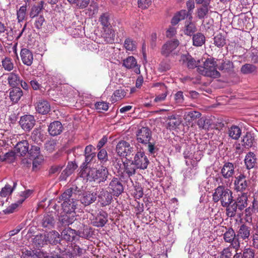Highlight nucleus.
<instances>
[{"label": "nucleus", "mask_w": 258, "mask_h": 258, "mask_svg": "<svg viewBox=\"0 0 258 258\" xmlns=\"http://www.w3.org/2000/svg\"><path fill=\"white\" fill-rule=\"evenodd\" d=\"M137 141L140 144L145 145L149 154L153 156L157 154L158 148L156 142L152 138L151 131L148 127H142L136 133Z\"/></svg>", "instance_id": "1"}, {"label": "nucleus", "mask_w": 258, "mask_h": 258, "mask_svg": "<svg viewBox=\"0 0 258 258\" xmlns=\"http://www.w3.org/2000/svg\"><path fill=\"white\" fill-rule=\"evenodd\" d=\"M82 175L86 176L87 180L89 181H94L97 183H100L104 182L109 176H111L109 174L107 168L104 166H101L99 169L94 168H89V169H84L82 171Z\"/></svg>", "instance_id": "2"}, {"label": "nucleus", "mask_w": 258, "mask_h": 258, "mask_svg": "<svg viewBox=\"0 0 258 258\" xmlns=\"http://www.w3.org/2000/svg\"><path fill=\"white\" fill-rule=\"evenodd\" d=\"M232 191L224 185H219L213 194L214 203L220 202L222 207H226L230 202H234Z\"/></svg>", "instance_id": "3"}, {"label": "nucleus", "mask_w": 258, "mask_h": 258, "mask_svg": "<svg viewBox=\"0 0 258 258\" xmlns=\"http://www.w3.org/2000/svg\"><path fill=\"white\" fill-rule=\"evenodd\" d=\"M216 66L214 58H209L204 61V66H200L198 68L197 71L202 75L217 78L220 76V74L217 71Z\"/></svg>", "instance_id": "4"}, {"label": "nucleus", "mask_w": 258, "mask_h": 258, "mask_svg": "<svg viewBox=\"0 0 258 258\" xmlns=\"http://www.w3.org/2000/svg\"><path fill=\"white\" fill-rule=\"evenodd\" d=\"M115 151L120 157H127L133 155L135 150L133 146L125 141H120L116 146Z\"/></svg>", "instance_id": "5"}, {"label": "nucleus", "mask_w": 258, "mask_h": 258, "mask_svg": "<svg viewBox=\"0 0 258 258\" xmlns=\"http://www.w3.org/2000/svg\"><path fill=\"white\" fill-rule=\"evenodd\" d=\"M226 231L223 234L225 242L230 243V246L236 250H238L240 247V243L237 238L236 234L231 227L225 228Z\"/></svg>", "instance_id": "6"}, {"label": "nucleus", "mask_w": 258, "mask_h": 258, "mask_svg": "<svg viewBox=\"0 0 258 258\" xmlns=\"http://www.w3.org/2000/svg\"><path fill=\"white\" fill-rule=\"evenodd\" d=\"M236 167V165L235 163L224 162L223 166L220 167V173L224 179L229 181L234 176Z\"/></svg>", "instance_id": "7"}, {"label": "nucleus", "mask_w": 258, "mask_h": 258, "mask_svg": "<svg viewBox=\"0 0 258 258\" xmlns=\"http://www.w3.org/2000/svg\"><path fill=\"white\" fill-rule=\"evenodd\" d=\"M250 183L248 178L244 172L240 173L238 176L235 177L234 180V188L237 191H245Z\"/></svg>", "instance_id": "8"}, {"label": "nucleus", "mask_w": 258, "mask_h": 258, "mask_svg": "<svg viewBox=\"0 0 258 258\" xmlns=\"http://www.w3.org/2000/svg\"><path fill=\"white\" fill-rule=\"evenodd\" d=\"M108 189L115 197H119L123 191L124 188L120 179L113 177L110 181Z\"/></svg>", "instance_id": "9"}, {"label": "nucleus", "mask_w": 258, "mask_h": 258, "mask_svg": "<svg viewBox=\"0 0 258 258\" xmlns=\"http://www.w3.org/2000/svg\"><path fill=\"white\" fill-rule=\"evenodd\" d=\"M132 161L136 165L137 168L140 169H146L149 163L147 157L143 151H138Z\"/></svg>", "instance_id": "10"}, {"label": "nucleus", "mask_w": 258, "mask_h": 258, "mask_svg": "<svg viewBox=\"0 0 258 258\" xmlns=\"http://www.w3.org/2000/svg\"><path fill=\"white\" fill-rule=\"evenodd\" d=\"M179 61L188 69H194L196 68L198 69L199 67H200L199 65L200 61L196 60L188 53L181 55Z\"/></svg>", "instance_id": "11"}, {"label": "nucleus", "mask_w": 258, "mask_h": 258, "mask_svg": "<svg viewBox=\"0 0 258 258\" xmlns=\"http://www.w3.org/2000/svg\"><path fill=\"white\" fill-rule=\"evenodd\" d=\"M59 249L62 255L66 256L65 258H75L76 256H81L86 251L85 249L81 248L77 245H75L72 247V251L62 246V247H59Z\"/></svg>", "instance_id": "12"}, {"label": "nucleus", "mask_w": 258, "mask_h": 258, "mask_svg": "<svg viewBox=\"0 0 258 258\" xmlns=\"http://www.w3.org/2000/svg\"><path fill=\"white\" fill-rule=\"evenodd\" d=\"M179 42L177 39H174L167 41L162 46L161 49V54L168 57L177 47Z\"/></svg>", "instance_id": "13"}, {"label": "nucleus", "mask_w": 258, "mask_h": 258, "mask_svg": "<svg viewBox=\"0 0 258 258\" xmlns=\"http://www.w3.org/2000/svg\"><path fill=\"white\" fill-rule=\"evenodd\" d=\"M35 119L32 115H25L21 117L19 124L25 131H30L35 124Z\"/></svg>", "instance_id": "14"}, {"label": "nucleus", "mask_w": 258, "mask_h": 258, "mask_svg": "<svg viewBox=\"0 0 258 258\" xmlns=\"http://www.w3.org/2000/svg\"><path fill=\"white\" fill-rule=\"evenodd\" d=\"M112 193L104 189L101 188L98 195V202L102 207H105L110 205L112 201Z\"/></svg>", "instance_id": "15"}, {"label": "nucleus", "mask_w": 258, "mask_h": 258, "mask_svg": "<svg viewBox=\"0 0 258 258\" xmlns=\"http://www.w3.org/2000/svg\"><path fill=\"white\" fill-rule=\"evenodd\" d=\"M111 14L108 12L102 13L99 17V21L103 26L104 31H106V29L110 32L109 35L113 37L114 35V32L110 29L111 21Z\"/></svg>", "instance_id": "16"}, {"label": "nucleus", "mask_w": 258, "mask_h": 258, "mask_svg": "<svg viewBox=\"0 0 258 258\" xmlns=\"http://www.w3.org/2000/svg\"><path fill=\"white\" fill-rule=\"evenodd\" d=\"M29 144L26 140H22L17 143L14 147V151L18 155L25 156L29 152Z\"/></svg>", "instance_id": "17"}, {"label": "nucleus", "mask_w": 258, "mask_h": 258, "mask_svg": "<svg viewBox=\"0 0 258 258\" xmlns=\"http://www.w3.org/2000/svg\"><path fill=\"white\" fill-rule=\"evenodd\" d=\"M250 227L244 224H241L238 227V229L236 232V236L237 238H238V240L240 242V239L243 240L248 239L250 235Z\"/></svg>", "instance_id": "18"}, {"label": "nucleus", "mask_w": 258, "mask_h": 258, "mask_svg": "<svg viewBox=\"0 0 258 258\" xmlns=\"http://www.w3.org/2000/svg\"><path fill=\"white\" fill-rule=\"evenodd\" d=\"M63 129V126L60 121H54L49 125L48 132L50 136H56L62 132Z\"/></svg>", "instance_id": "19"}, {"label": "nucleus", "mask_w": 258, "mask_h": 258, "mask_svg": "<svg viewBox=\"0 0 258 258\" xmlns=\"http://www.w3.org/2000/svg\"><path fill=\"white\" fill-rule=\"evenodd\" d=\"M77 202L78 201L74 199L63 200V203L61 204L63 212L66 213H75Z\"/></svg>", "instance_id": "20"}, {"label": "nucleus", "mask_w": 258, "mask_h": 258, "mask_svg": "<svg viewBox=\"0 0 258 258\" xmlns=\"http://www.w3.org/2000/svg\"><path fill=\"white\" fill-rule=\"evenodd\" d=\"M20 56L23 63L30 66L33 60V55L31 51L27 48H22L20 52Z\"/></svg>", "instance_id": "21"}, {"label": "nucleus", "mask_w": 258, "mask_h": 258, "mask_svg": "<svg viewBox=\"0 0 258 258\" xmlns=\"http://www.w3.org/2000/svg\"><path fill=\"white\" fill-rule=\"evenodd\" d=\"M76 213H63L59 218V222L62 226L72 224L76 220Z\"/></svg>", "instance_id": "22"}, {"label": "nucleus", "mask_w": 258, "mask_h": 258, "mask_svg": "<svg viewBox=\"0 0 258 258\" xmlns=\"http://www.w3.org/2000/svg\"><path fill=\"white\" fill-rule=\"evenodd\" d=\"M36 109L39 113L46 114L50 110V106L47 100L40 99L37 102Z\"/></svg>", "instance_id": "23"}, {"label": "nucleus", "mask_w": 258, "mask_h": 258, "mask_svg": "<svg viewBox=\"0 0 258 258\" xmlns=\"http://www.w3.org/2000/svg\"><path fill=\"white\" fill-rule=\"evenodd\" d=\"M77 165L73 162H69L66 169L61 172L59 180L60 181L66 180L68 177L71 175L74 170L77 168Z\"/></svg>", "instance_id": "24"}, {"label": "nucleus", "mask_w": 258, "mask_h": 258, "mask_svg": "<svg viewBox=\"0 0 258 258\" xmlns=\"http://www.w3.org/2000/svg\"><path fill=\"white\" fill-rule=\"evenodd\" d=\"M123 66L126 69H131L135 68V72L137 74H140V71L137 64V61L135 58L133 56H130L124 59L123 61Z\"/></svg>", "instance_id": "25"}, {"label": "nucleus", "mask_w": 258, "mask_h": 258, "mask_svg": "<svg viewBox=\"0 0 258 258\" xmlns=\"http://www.w3.org/2000/svg\"><path fill=\"white\" fill-rule=\"evenodd\" d=\"M96 194L91 192H85L80 199V201L84 206H88L94 203L96 200Z\"/></svg>", "instance_id": "26"}, {"label": "nucleus", "mask_w": 258, "mask_h": 258, "mask_svg": "<svg viewBox=\"0 0 258 258\" xmlns=\"http://www.w3.org/2000/svg\"><path fill=\"white\" fill-rule=\"evenodd\" d=\"M61 235L66 241H73L77 236V231L70 227H67L62 231Z\"/></svg>", "instance_id": "27"}, {"label": "nucleus", "mask_w": 258, "mask_h": 258, "mask_svg": "<svg viewBox=\"0 0 258 258\" xmlns=\"http://www.w3.org/2000/svg\"><path fill=\"white\" fill-rule=\"evenodd\" d=\"M242 145L245 148H249L254 146L255 140L253 134L247 132L242 140Z\"/></svg>", "instance_id": "28"}, {"label": "nucleus", "mask_w": 258, "mask_h": 258, "mask_svg": "<svg viewBox=\"0 0 258 258\" xmlns=\"http://www.w3.org/2000/svg\"><path fill=\"white\" fill-rule=\"evenodd\" d=\"M107 214L104 211L100 212L96 217L93 224L97 227H103L107 222Z\"/></svg>", "instance_id": "29"}, {"label": "nucleus", "mask_w": 258, "mask_h": 258, "mask_svg": "<svg viewBox=\"0 0 258 258\" xmlns=\"http://www.w3.org/2000/svg\"><path fill=\"white\" fill-rule=\"evenodd\" d=\"M123 166L124 172L128 177L134 175L136 173V169H138L136 165L130 160L126 162H123Z\"/></svg>", "instance_id": "30"}, {"label": "nucleus", "mask_w": 258, "mask_h": 258, "mask_svg": "<svg viewBox=\"0 0 258 258\" xmlns=\"http://www.w3.org/2000/svg\"><path fill=\"white\" fill-rule=\"evenodd\" d=\"M244 162L247 169L253 168L256 164L255 155L252 152H248L245 156Z\"/></svg>", "instance_id": "31"}, {"label": "nucleus", "mask_w": 258, "mask_h": 258, "mask_svg": "<svg viewBox=\"0 0 258 258\" xmlns=\"http://www.w3.org/2000/svg\"><path fill=\"white\" fill-rule=\"evenodd\" d=\"M46 240L47 244L50 243L55 245L60 242V238L59 234L57 231H52L46 234Z\"/></svg>", "instance_id": "32"}, {"label": "nucleus", "mask_w": 258, "mask_h": 258, "mask_svg": "<svg viewBox=\"0 0 258 258\" xmlns=\"http://www.w3.org/2000/svg\"><path fill=\"white\" fill-rule=\"evenodd\" d=\"M227 134L231 139L237 140L241 135V129L237 125H232L228 128Z\"/></svg>", "instance_id": "33"}, {"label": "nucleus", "mask_w": 258, "mask_h": 258, "mask_svg": "<svg viewBox=\"0 0 258 258\" xmlns=\"http://www.w3.org/2000/svg\"><path fill=\"white\" fill-rule=\"evenodd\" d=\"M23 95V92L20 88L14 87L10 90V98L14 103H17Z\"/></svg>", "instance_id": "34"}, {"label": "nucleus", "mask_w": 258, "mask_h": 258, "mask_svg": "<svg viewBox=\"0 0 258 258\" xmlns=\"http://www.w3.org/2000/svg\"><path fill=\"white\" fill-rule=\"evenodd\" d=\"M92 235V229L87 225H83L78 231L77 235L85 239H89Z\"/></svg>", "instance_id": "35"}, {"label": "nucleus", "mask_w": 258, "mask_h": 258, "mask_svg": "<svg viewBox=\"0 0 258 258\" xmlns=\"http://www.w3.org/2000/svg\"><path fill=\"white\" fill-rule=\"evenodd\" d=\"M55 220L53 216L51 214L45 215L42 221V225L44 228L51 229L54 227Z\"/></svg>", "instance_id": "36"}, {"label": "nucleus", "mask_w": 258, "mask_h": 258, "mask_svg": "<svg viewBox=\"0 0 258 258\" xmlns=\"http://www.w3.org/2000/svg\"><path fill=\"white\" fill-rule=\"evenodd\" d=\"M13 189H11V186L9 184H6L5 187L2 189L0 191V205L1 206H3L4 204V199H6V201H7L8 198L6 197L11 195Z\"/></svg>", "instance_id": "37"}, {"label": "nucleus", "mask_w": 258, "mask_h": 258, "mask_svg": "<svg viewBox=\"0 0 258 258\" xmlns=\"http://www.w3.org/2000/svg\"><path fill=\"white\" fill-rule=\"evenodd\" d=\"M33 244L36 248H39L47 244L46 234H39L36 235L33 239Z\"/></svg>", "instance_id": "38"}, {"label": "nucleus", "mask_w": 258, "mask_h": 258, "mask_svg": "<svg viewBox=\"0 0 258 258\" xmlns=\"http://www.w3.org/2000/svg\"><path fill=\"white\" fill-rule=\"evenodd\" d=\"M44 2L42 1H40L37 5H34L30 12V17L34 18L38 17V14L40 13L42 9H44Z\"/></svg>", "instance_id": "39"}, {"label": "nucleus", "mask_w": 258, "mask_h": 258, "mask_svg": "<svg viewBox=\"0 0 258 258\" xmlns=\"http://www.w3.org/2000/svg\"><path fill=\"white\" fill-rule=\"evenodd\" d=\"M32 140L38 145L41 144L44 139V135L41 132L40 129H34L31 134Z\"/></svg>", "instance_id": "40"}, {"label": "nucleus", "mask_w": 258, "mask_h": 258, "mask_svg": "<svg viewBox=\"0 0 258 258\" xmlns=\"http://www.w3.org/2000/svg\"><path fill=\"white\" fill-rule=\"evenodd\" d=\"M2 34H5L6 35L4 34L3 36H5L8 40H12L13 38L12 29L9 30L5 24L0 21V35Z\"/></svg>", "instance_id": "41"}, {"label": "nucleus", "mask_w": 258, "mask_h": 258, "mask_svg": "<svg viewBox=\"0 0 258 258\" xmlns=\"http://www.w3.org/2000/svg\"><path fill=\"white\" fill-rule=\"evenodd\" d=\"M205 36L201 33H197L193 35L192 43L195 46H201L205 43Z\"/></svg>", "instance_id": "42"}, {"label": "nucleus", "mask_w": 258, "mask_h": 258, "mask_svg": "<svg viewBox=\"0 0 258 258\" xmlns=\"http://www.w3.org/2000/svg\"><path fill=\"white\" fill-rule=\"evenodd\" d=\"M247 196L245 194H243L241 196H238L236 201L234 203H235V205L238 206V209L240 211H242L247 206Z\"/></svg>", "instance_id": "43"}, {"label": "nucleus", "mask_w": 258, "mask_h": 258, "mask_svg": "<svg viewBox=\"0 0 258 258\" xmlns=\"http://www.w3.org/2000/svg\"><path fill=\"white\" fill-rule=\"evenodd\" d=\"M8 80L9 84L10 86L14 87H18L17 86L20 85V79L18 75L13 73H10L8 75Z\"/></svg>", "instance_id": "44"}, {"label": "nucleus", "mask_w": 258, "mask_h": 258, "mask_svg": "<svg viewBox=\"0 0 258 258\" xmlns=\"http://www.w3.org/2000/svg\"><path fill=\"white\" fill-rule=\"evenodd\" d=\"M226 207V215L229 217H234L238 209V206L235 205V203L233 202H230Z\"/></svg>", "instance_id": "45"}, {"label": "nucleus", "mask_w": 258, "mask_h": 258, "mask_svg": "<svg viewBox=\"0 0 258 258\" xmlns=\"http://www.w3.org/2000/svg\"><path fill=\"white\" fill-rule=\"evenodd\" d=\"M198 125L200 128L208 130L211 126V121L208 118L202 117L198 120Z\"/></svg>", "instance_id": "46"}, {"label": "nucleus", "mask_w": 258, "mask_h": 258, "mask_svg": "<svg viewBox=\"0 0 258 258\" xmlns=\"http://www.w3.org/2000/svg\"><path fill=\"white\" fill-rule=\"evenodd\" d=\"M208 6H202L197 9V16L199 19H204L207 18L209 12Z\"/></svg>", "instance_id": "47"}, {"label": "nucleus", "mask_w": 258, "mask_h": 258, "mask_svg": "<svg viewBox=\"0 0 258 258\" xmlns=\"http://www.w3.org/2000/svg\"><path fill=\"white\" fill-rule=\"evenodd\" d=\"M97 158L101 164L103 165H105L108 161V156L106 150L105 149L100 150L97 154Z\"/></svg>", "instance_id": "48"}, {"label": "nucleus", "mask_w": 258, "mask_h": 258, "mask_svg": "<svg viewBox=\"0 0 258 258\" xmlns=\"http://www.w3.org/2000/svg\"><path fill=\"white\" fill-rule=\"evenodd\" d=\"M214 44L219 48L223 47L226 44L225 37L221 34H218L214 38Z\"/></svg>", "instance_id": "49"}, {"label": "nucleus", "mask_w": 258, "mask_h": 258, "mask_svg": "<svg viewBox=\"0 0 258 258\" xmlns=\"http://www.w3.org/2000/svg\"><path fill=\"white\" fill-rule=\"evenodd\" d=\"M77 188V186L72 187L67 189L61 195V198L62 200H72L73 198H71L73 196V194H75V191Z\"/></svg>", "instance_id": "50"}, {"label": "nucleus", "mask_w": 258, "mask_h": 258, "mask_svg": "<svg viewBox=\"0 0 258 258\" xmlns=\"http://www.w3.org/2000/svg\"><path fill=\"white\" fill-rule=\"evenodd\" d=\"M68 2L72 4L75 5L80 9L86 8L89 4L90 0H67Z\"/></svg>", "instance_id": "51"}, {"label": "nucleus", "mask_w": 258, "mask_h": 258, "mask_svg": "<svg viewBox=\"0 0 258 258\" xmlns=\"http://www.w3.org/2000/svg\"><path fill=\"white\" fill-rule=\"evenodd\" d=\"M197 28L193 23H189L185 25L184 33L187 36H191L196 31Z\"/></svg>", "instance_id": "52"}, {"label": "nucleus", "mask_w": 258, "mask_h": 258, "mask_svg": "<svg viewBox=\"0 0 258 258\" xmlns=\"http://www.w3.org/2000/svg\"><path fill=\"white\" fill-rule=\"evenodd\" d=\"M124 46L126 50L134 51L136 48L137 43L132 39L128 38H126L124 41Z\"/></svg>", "instance_id": "53"}, {"label": "nucleus", "mask_w": 258, "mask_h": 258, "mask_svg": "<svg viewBox=\"0 0 258 258\" xmlns=\"http://www.w3.org/2000/svg\"><path fill=\"white\" fill-rule=\"evenodd\" d=\"M256 67L252 64L246 63L242 66L241 72L244 74L252 73L256 70Z\"/></svg>", "instance_id": "54"}, {"label": "nucleus", "mask_w": 258, "mask_h": 258, "mask_svg": "<svg viewBox=\"0 0 258 258\" xmlns=\"http://www.w3.org/2000/svg\"><path fill=\"white\" fill-rule=\"evenodd\" d=\"M242 252L241 255L242 258H254V250L250 247H244Z\"/></svg>", "instance_id": "55"}, {"label": "nucleus", "mask_w": 258, "mask_h": 258, "mask_svg": "<svg viewBox=\"0 0 258 258\" xmlns=\"http://www.w3.org/2000/svg\"><path fill=\"white\" fill-rule=\"evenodd\" d=\"M40 148L39 145H32L31 148H29V152L28 154L31 157H36L40 156Z\"/></svg>", "instance_id": "56"}, {"label": "nucleus", "mask_w": 258, "mask_h": 258, "mask_svg": "<svg viewBox=\"0 0 258 258\" xmlns=\"http://www.w3.org/2000/svg\"><path fill=\"white\" fill-rule=\"evenodd\" d=\"M16 152L11 151L4 153L3 155V161H7L8 163L13 162L15 159Z\"/></svg>", "instance_id": "57"}, {"label": "nucleus", "mask_w": 258, "mask_h": 258, "mask_svg": "<svg viewBox=\"0 0 258 258\" xmlns=\"http://www.w3.org/2000/svg\"><path fill=\"white\" fill-rule=\"evenodd\" d=\"M233 68V63L229 60H223L220 66H219L218 69L221 71H228Z\"/></svg>", "instance_id": "58"}, {"label": "nucleus", "mask_w": 258, "mask_h": 258, "mask_svg": "<svg viewBox=\"0 0 258 258\" xmlns=\"http://www.w3.org/2000/svg\"><path fill=\"white\" fill-rule=\"evenodd\" d=\"M231 247L224 248L223 250L220 253L219 258H231L233 254Z\"/></svg>", "instance_id": "59"}, {"label": "nucleus", "mask_w": 258, "mask_h": 258, "mask_svg": "<svg viewBox=\"0 0 258 258\" xmlns=\"http://www.w3.org/2000/svg\"><path fill=\"white\" fill-rule=\"evenodd\" d=\"M26 11V6H23L20 8L19 10L17 11V19L18 22H22L24 20Z\"/></svg>", "instance_id": "60"}, {"label": "nucleus", "mask_w": 258, "mask_h": 258, "mask_svg": "<svg viewBox=\"0 0 258 258\" xmlns=\"http://www.w3.org/2000/svg\"><path fill=\"white\" fill-rule=\"evenodd\" d=\"M85 161L83 163L81 167H83V170L84 169H89L87 167V165L89 163H90L93 159L96 156V153H93L91 154H85Z\"/></svg>", "instance_id": "61"}, {"label": "nucleus", "mask_w": 258, "mask_h": 258, "mask_svg": "<svg viewBox=\"0 0 258 258\" xmlns=\"http://www.w3.org/2000/svg\"><path fill=\"white\" fill-rule=\"evenodd\" d=\"M2 64L4 68L8 71L12 70L14 67L11 59L9 57H5L2 61Z\"/></svg>", "instance_id": "62"}, {"label": "nucleus", "mask_w": 258, "mask_h": 258, "mask_svg": "<svg viewBox=\"0 0 258 258\" xmlns=\"http://www.w3.org/2000/svg\"><path fill=\"white\" fill-rule=\"evenodd\" d=\"M44 22L45 19L43 16L36 17L34 24L35 27L37 29H40Z\"/></svg>", "instance_id": "63"}, {"label": "nucleus", "mask_w": 258, "mask_h": 258, "mask_svg": "<svg viewBox=\"0 0 258 258\" xmlns=\"http://www.w3.org/2000/svg\"><path fill=\"white\" fill-rule=\"evenodd\" d=\"M21 204L18 203V201L15 203L12 204L10 206L3 211L6 214H9L13 213L16 208Z\"/></svg>", "instance_id": "64"}]
</instances>
